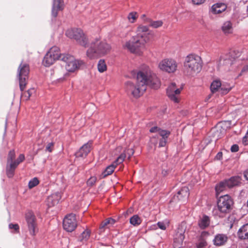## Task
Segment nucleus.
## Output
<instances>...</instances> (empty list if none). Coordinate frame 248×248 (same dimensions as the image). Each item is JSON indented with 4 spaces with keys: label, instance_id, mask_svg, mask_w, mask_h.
<instances>
[{
    "label": "nucleus",
    "instance_id": "obj_8",
    "mask_svg": "<svg viewBox=\"0 0 248 248\" xmlns=\"http://www.w3.org/2000/svg\"><path fill=\"white\" fill-rule=\"evenodd\" d=\"M62 61L66 63L65 68L70 72H75L84 64L82 61L76 60L73 56L68 54H66L65 56H63Z\"/></svg>",
    "mask_w": 248,
    "mask_h": 248
},
{
    "label": "nucleus",
    "instance_id": "obj_25",
    "mask_svg": "<svg viewBox=\"0 0 248 248\" xmlns=\"http://www.w3.org/2000/svg\"><path fill=\"white\" fill-rule=\"evenodd\" d=\"M241 179L239 176H233L230 179L225 180L228 188H232L233 186H237L241 183Z\"/></svg>",
    "mask_w": 248,
    "mask_h": 248
},
{
    "label": "nucleus",
    "instance_id": "obj_58",
    "mask_svg": "<svg viewBox=\"0 0 248 248\" xmlns=\"http://www.w3.org/2000/svg\"><path fill=\"white\" fill-rule=\"evenodd\" d=\"M247 14H248V5L247 6Z\"/></svg>",
    "mask_w": 248,
    "mask_h": 248
},
{
    "label": "nucleus",
    "instance_id": "obj_26",
    "mask_svg": "<svg viewBox=\"0 0 248 248\" xmlns=\"http://www.w3.org/2000/svg\"><path fill=\"white\" fill-rule=\"evenodd\" d=\"M60 198V195L59 193L52 194L47 198V202L48 205L51 207L57 204Z\"/></svg>",
    "mask_w": 248,
    "mask_h": 248
},
{
    "label": "nucleus",
    "instance_id": "obj_15",
    "mask_svg": "<svg viewBox=\"0 0 248 248\" xmlns=\"http://www.w3.org/2000/svg\"><path fill=\"white\" fill-rule=\"evenodd\" d=\"M63 226L64 229L67 232L73 231L77 226L75 215L71 214L66 216L63 220Z\"/></svg>",
    "mask_w": 248,
    "mask_h": 248
},
{
    "label": "nucleus",
    "instance_id": "obj_37",
    "mask_svg": "<svg viewBox=\"0 0 248 248\" xmlns=\"http://www.w3.org/2000/svg\"><path fill=\"white\" fill-rule=\"evenodd\" d=\"M207 242L205 239L200 238L198 243L197 244V248H206Z\"/></svg>",
    "mask_w": 248,
    "mask_h": 248
},
{
    "label": "nucleus",
    "instance_id": "obj_52",
    "mask_svg": "<svg viewBox=\"0 0 248 248\" xmlns=\"http://www.w3.org/2000/svg\"><path fill=\"white\" fill-rule=\"evenodd\" d=\"M209 235V233L208 232L203 231L202 232L200 238H202V239H205V238L206 237H207Z\"/></svg>",
    "mask_w": 248,
    "mask_h": 248
},
{
    "label": "nucleus",
    "instance_id": "obj_55",
    "mask_svg": "<svg viewBox=\"0 0 248 248\" xmlns=\"http://www.w3.org/2000/svg\"><path fill=\"white\" fill-rule=\"evenodd\" d=\"M222 158V152H218L216 156V158L217 159V160H220Z\"/></svg>",
    "mask_w": 248,
    "mask_h": 248
},
{
    "label": "nucleus",
    "instance_id": "obj_11",
    "mask_svg": "<svg viewBox=\"0 0 248 248\" xmlns=\"http://www.w3.org/2000/svg\"><path fill=\"white\" fill-rule=\"evenodd\" d=\"M110 51V47H89L87 55L90 59H97L107 54Z\"/></svg>",
    "mask_w": 248,
    "mask_h": 248
},
{
    "label": "nucleus",
    "instance_id": "obj_39",
    "mask_svg": "<svg viewBox=\"0 0 248 248\" xmlns=\"http://www.w3.org/2000/svg\"><path fill=\"white\" fill-rule=\"evenodd\" d=\"M170 224V222L169 221H166L164 222H158L157 223V226L162 230H165L167 228V227H169Z\"/></svg>",
    "mask_w": 248,
    "mask_h": 248
},
{
    "label": "nucleus",
    "instance_id": "obj_50",
    "mask_svg": "<svg viewBox=\"0 0 248 248\" xmlns=\"http://www.w3.org/2000/svg\"><path fill=\"white\" fill-rule=\"evenodd\" d=\"M231 90V88H224L223 87H221V93L223 94H227L230 90Z\"/></svg>",
    "mask_w": 248,
    "mask_h": 248
},
{
    "label": "nucleus",
    "instance_id": "obj_16",
    "mask_svg": "<svg viewBox=\"0 0 248 248\" xmlns=\"http://www.w3.org/2000/svg\"><path fill=\"white\" fill-rule=\"evenodd\" d=\"M125 158V155L124 154H121L115 161L106 168L102 174V177L105 178L114 172L116 167L123 162Z\"/></svg>",
    "mask_w": 248,
    "mask_h": 248
},
{
    "label": "nucleus",
    "instance_id": "obj_59",
    "mask_svg": "<svg viewBox=\"0 0 248 248\" xmlns=\"http://www.w3.org/2000/svg\"><path fill=\"white\" fill-rule=\"evenodd\" d=\"M142 17H143H143H145V16L144 15H143L142 16Z\"/></svg>",
    "mask_w": 248,
    "mask_h": 248
},
{
    "label": "nucleus",
    "instance_id": "obj_49",
    "mask_svg": "<svg viewBox=\"0 0 248 248\" xmlns=\"http://www.w3.org/2000/svg\"><path fill=\"white\" fill-rule=\"evenodd\" d=\"M205 1V0H192V2L195 5H201L203 4Z\"/></svg>",
    "mask_w": 248,
    "mask_h": 248
},
{
    "label": "nucleus",
    "instance_id": "obj_48",
    "mask_svg": "<svg viewBox=\"0 0 248 248\" xmlns=\"http://www.w3.org/2000/svg\"><path fill=\"white\" fill-rule=\"evenodd\" d=\"M53 147H54V143L50 142L46 146V150L49 152H51L53 150Z\"/></svg>",
    "mask_w": 248,
    "mask_h": 248
},
{
    "label": "nucleus",
    "instance_id": "obj_56",
    "mask_svg": "<svg viewBox=\"0 0 248 248\" xmlns=\"http://www.w3.org/2000/svg\"><path fill=\"white\" fill-rule=\"evenodd\" d=\"M151 141L155 145V146H156L157 143V141L156 140L155 138L154 137L151 138Z\"/></svg>",
    "mask_w": 248,
    "mask_h": 248
},
{
    "label": "nucleus",
    "instance_id": "obj_4",
    "mask_svg": "<svg viewBox=\"0 0 248 248\" xmlns=\"http://www.w3.org/2000/svg\"><path fill=\"white\" fill-rule=\"evenodd\" d=\"M148 31L149 28L147 26H139L137 29V35L132 37L127 43L125 46H140V45H144L149 40L147 36L151 33Z\"/></svg>",
    "mask_w": 248,
    "mask_h": 248
},
{
    "label": "nucleus",
    "instance_id": "obj_30",
    "mask_svg": "<svg viewBox=\"0 0 248 248\" xmlns=\"http://www.w3.org/2000/svg\"><path fill=\"white\" fill-rule=\"evenodd\" d=\"M227 54L235 62H236V59L240 56L241 52L236 48H233V49H231L230 52Z\"/></svg>",
    "mask_w": 248,
    "mask_h": 248
},
{
    "label": "nucleus",
    "instance_id": "obj_32",
    "mask_svg": "<svg viewBox=\"0 0 248 248\" xmlns=\"http://www.w3.org/2000/svg\"><path fill=\"white\" fill-rule=\"evenodd\" d=\"M221 87V83L219 80H214L210 86V89L212 93H214L218 91Z\"/></svg>",
    "mask_w": 248,
    "mask_h": 248
},
{
    "label": "nucleus",
    "instance_id": "obj_29",
    "mask_svg": "<svg viewBox=\"0 0 248 248\" xmlns=\"http://www.w3.org/2000/svg\"><path fill=\"white\" fill-rule=\"evenodd\" d=\"M170 132L168 130L161 131L160 136L162 137V138L159 141V146L160 147L165 146L168 138L170 135Z\"/></svg>",
    "mask_w": 248,
    "mask_h": 248
},
{
    "label": "nucleus",
    "instance_id": "obj_53",
    "mask_svg": "<svg viewBox=\"0 0 248 248\" xmlns=\"http://www.w3.org/2000/svg\"><path fill=\"white\" fill-rule=\"evenodd\" d=\"M28 94L29 95V98H30L32 94L33 93H34V89L31 88L29 89L27 91Z\"/></svg>",
    "mask_w": 248,
    "mask_h": 248
},
{
    "label": "nucleus",
    "instance_id": "obj_33",
    "mask_svg": "<svg viewBox=\"0 0 248 248\" xmlns=\"http://www.w3.org/2000/svg\"><path fill=\"white\" fill-rule=\"evenodd\" d=\"M141 222L142 219L137 215H134L130 218V223L134 226H139Z\"/></svg>",
    "mask_w": 248,
    "mask_h": 248
},
{
    "label": "nucleus",
    "instance_id": "obj_27",
    "mask_svg": "<svg viewBox=\"0 0 248 248\" xmlns=\"http://www.w3.org/2000/svg\"><path fill=\"white\" fill-rule=\"evenodd\" d=\"M143 20L145 23H149V26L155 29L159 28L163 24V22L161 20H153L150 18H145Z\"/></svg>",
    "mask_w": 248,
    "mask_h": 248
},
{
    "label": "nucleus",
    "instance_id": "obj_17",
    "mask_svg": "<svg viewBox=\"0 0 248 248\" xmlns=\"http://www.w3.org/2000/svg\"><path fill=\"white\" fill-rule=\"evenodd\" d=\"M92 144L93 141L91 140L84 144L76 153V156L78 157H85L90 152Z\"/></svg>",
    "mask_w": 248,
    "mask_h": 248
},
{
    "label": "nucleus",
    "instance_id": "obj_5",
    "mask_svg": "<svg viewBox=\"0 0 248 248\" xmlns=\"http://www.w3.org/2000/svg\"><path fill=\"white\" fill-rule=\"evenodd\" d=\"M16 153L14 150L10 151L7 158L6 172L9 178H12L15 174V171L18 165L23 162L25 159V155L20 154L17 158L15 160Z\"/></svg>",
    "mask_w": 248,
    "mask_h": 248
},
{
    "label": "nucleus",
    "instance_id": "obj_7",
    "mask_svg": "<svg viewBox=\"0 0 248 248\" xmlns=\"http://www.w3.org/2000/svg\"><path fill=\"white\" fill-rule=\"evenodd\" d=\"M65 55L61 53L59 47H50L44 58L43 63L45 66L49 67L56 60L62 61L63 56Z\"/></svg>",
    "mask_w": 248,
    "mask_h": 248
},
{
    "label": "nucleus",
    "instance_id": "obj_19",
    "mask_svg": "<svg viewBox=\"0 0 248 248\" xmlns=\"http://www.w3.org/2000/svg\"><path fill=\"white\" fill-rule=\"evenodd\" d=\"M64 4L62 0H53V4L52 8V16L56 17L58 13L60 11L62 10Z\"/></svg>",
    "mask_w": 248,
    "mask_h": 248
},
{
    "label": "nucleus",
    "instance_id": "obj_20",
    "mask_svg": "<svg viewBox=\"0 0 248 248\" xmlns=\"http://www.w3.org/2000/svg\"><path fill=\"white\" fill-rule=\"evenodd\" d=\"M228 239L226 234L218 233L215 235L213 243L216 246H221L225 244Z\"/></svg>",
    "mask_w": 248,
    "mask_h": 248
},
{
    "label": "nucleus",
    "instance_id": "obj_45",
    "mask_svg": "<svg viewBox=\"0 0 248 248\" xmlns=\"http://www.w3.org/2000/svg\"><path fill=\"white\" fill-rule=\"evenodd\" d=\"M9 228L10 229H14L16 232H19V227L17 224L11 223L9 225Z\"/></svg>",
    "mask_w": 248,
    "mask_h": 248
},
{
    "label": "nucleus",
    "instance_id": "obj_47",
    "mask_svg": "<svg viewBox=\"0 0 248 248\" xmlns=\"http://www.w3.org/2000/svg\"><path fill=\"white\" fill-rule=\"evenodd\" d=\"M21 98L23 101H27L30 99L27 91L21 94Z\"/></svg>",
    "mask_w": 248,
    "mask_h": 248
},
{
    "label": "nucleus",
    "instance_id": "obj_42",
    "mask_svg": "<svg viewBox=\"0 0 248 248\" xmlns=\"http://www.w3.org/2000/svg\"><path fill=\"white\" fill-rule=\"evenodd\" d=\"M123 154H124L125 156L127 155L128 156V159L130 160L131 157L134 154V150L132 148H128L125 150Z\"/></svg>",
    "mask_w": 248,
    "mask_h": 248
},
{
    "label": "nucleus",
    "instance_id": "obj_41",
    "mask_svg": "<svg viewBox=\"0 0 248 248\" xmlns=\"http://www.w3.org/2000/svg\"><path fill=\"white\" fill-rule=\"evenodd\" d=\"M39 183V181L38 179L37 178L35 177L31 179V181H30V182H29L28 186L29 188L31 189L38 185Z\"/></svg>",
    "mask_w": 248,
    "mask_h": 248
},
{
    "label": "nucleus",
    "instance_id": "obj_22",
    "mask_svg": "<svg viewBox=\"0 0 248 248\" xmlns=\"http://www.w3.org/2000/svg\"><path fill=\"white\" fill-rule=\"evenodd\" d=\"M189 195V189L186 186L182 187L179 190L176 196L174 197V199H177L179 201H183L186 199Z\"/></svg>",
    "mask_w": 248,
    "mask_h": 248
},
{
    "label": "nucleus",
    "instance_id": "obj_18",
    "mask_svg": "<svg viewBox=\"0 0 248 248\" xmlns=\"http://www.w3.org/2000/svg\"><path fill=\"white\" fill-rule=\"evenodd\" d=\"M234 63L233 61L231 59L228 54L222 56L220 59L219 65L225 70H231V66Z\"/></svg>",
    "mask_w": 248,
    "mask_h": 248
},
{
    "label": "nucleus",
    "instance_id": "obj_31",
    "mask_svg": "<svg viewBox=\"0 0 248 248\" xmlns=\"http://www.w3.org/2000/svg\"><path fill=\"white\" fill-rule=\"evenodd\" d=\"M227 188H228V186L226 185L225 181L220 182L216 186L217 196H218L220 193L225 190Z\"/></svg>",
    "mask_w": 248,
    "mask_h": 248
},
{
    "label": "nucleus",
    "instance_id": "obj_54",
    "mask_svg": "<svg viewBox=\"0 0 248 248\" xmlns=\"http://www.w3.org/2000/svg\"><path fill=\"white\" fill-rule=\"evenodd\" d=\"M248 71V65H245L243 67V69H242L241 72L239 76H241L243 73L247 72Z\"/></svg>",
    "mask_w": 248,
    "mask_h": 248
},
{
    "label": "nucleus",
    "instance_id": "obj_36",
    "mask_svg": "<svg viewBox=\"0 0 248 248\" xmlns=\"http://www.w3.org/2000/svg\"><path fill=\"white\" fill-rule=\"evenodd\" d=\"M90 232L89 230L84 231L79 237L80 241H87L90 237Z\"/></svg>",
    "mask_w": 248,
    "mask_h": 248
},
{
    "label": "nucleus",
    "instance_id": "obj_2",
    "mask_svg": "<svg viewBox=\"0 0 248 248\" xmlns=\"http://www.w3.org/2000/svg\"><path fill=\"white\" fill-rule=\"evenodd\" d=\"M65 34L68 37L75 39L80 45H94L96 46H105L106 45L105 42H100L98 39L95 40V42L93 41L89 42L88 39L85 36L82 30L80 29H69L66 31Z\"/></svg>",
    "mask_w": 248,
    "mask_h": 248
},
{
    "label": "nucleus",
    "instance_id": "obj_60",
    "mask_svg": "<svg viewBox=\"0 0 248 248\" xmlns=\"http://www.w3.org/2000/svg\"><path fill=\"white\" fill-rule=\"evenodd\" d=\"M245 138H246V137H244V138H243V141H244V140H245Z\"/></svg>",
    "mask_w": 248,
    "mask_h": 248
},
{
    "label": "nucleus",
    "instance_id": "obj_34",
    "mask_svg": "<svg viewBox=\"0 0 248 248\" xmlns=\"http://www.w3.org/2000/svg\"><path fill=\"white\" fill-rule=\"evenodd\" d=\"M222 30L225 34L232 32V26L231 23L230 21L225 22L222 27Z\"/></svg>",
    "mask_w": 248,
    "mask_h": 248
},
{
    "label": "nucleus",
    "instance_id": "obj_38",
    "mask_svg": "<svg viewBox=\"0 0 248 248\" xmlns=\"http://www.w3.org/2000/svg\"><path fill=\"white\" fill-rule=\"evenodd\" d=\"M127 51L131 53L135 54L137 55H140L142 53L140 50V47H126Z\"/></svg>",
    "mask_w": 248,
    "mask_h": 248
},
{
    "label": "nucleus",
    "instance_id": "obj_14",
    "mask_svg": "<svg viewBox=\"0 0 248 248\" xmlns=\"http://www.w3.org/2000/svg\"><path fill=\"white\" fill-rule=\"evenodd\" d=\"M158 67L162 71L168 73H173L176 70L177 64L174 60L166 59L159 62Z\"/></svg>",
    "mask_w": 248,
    "mask_h": 248
},
{
    "label": "nucleus",
    "instance_id": "obj_13",
    "mask_svg": "<svg viewBox=\"0 0 248 248\" xmlns=\"http://www.w3.org/2000/svg\"><path fill=\"white\" fill-rule=\"evenodd\" d=\"M186 230L185 224L182 223L179 226L174 237V248H180L185 239V233Z\"/></svg>",
    "mask_w": 248,
    "mask_h": 248
},
{
    "label": "nucleus",
    "instance_id": "obj_46",
    "mask_svg": "<svg viewBox=\"0 0 248 248\" xmlns=\"http://www.w3.org/2000/svg\"><path fill=\"white\" fill-rule=\"evenodd\" d=\"M171 171V170L170 168H164L162 170V174L163 176L165 177L167 176Z\"/></svg>",
    "mask_w": 248,
    "mask_h": 248
},
{
    "label": "nucleus",
    "instance_id": "obj_9",
    "mask_svg": "<svg viewBox=\"0 0 248 248\" xmlns=\"http://www.w3.org/2000/svg\"><path fill=\"white\" fill-rule=\"evenodd\" d=\"M18 71L20 89L23 91L27 84L30 71L29 66L27 64H21L18 67Z\"/></svg>",
    "mask_w": 248,
    "mask_h": 248
},
{
    "label": "nucleus",
    "instance_id": "obj_57",
    "mask_svg": "<svg viewBox=\"0 0 248 248\" xmlns=\"http://www.w3.org/2000/svg\"><path fill=\"white\" fill-rule=\"evenodd\" d=\"M244 176L247 180H248V169L245 171Z\"/></svg>",
    "mask_w": 248,
    "mask_h": 248
},
{
    "label": "nucleus",
    "instance_id": "obj_43",
    "mask_svg": "<svg viewBox=\"0 0 248 248\" xmlns=\"http://www.w3.org/2000/svg\"><path fill=\"white\" fill-rule=\"evenodd\" d=\"M166 131V130H162L157 126H154L150 129V132L151 133H158V134L160 135L161 131Z\"/></svg>",
    "mask_w": 248,
    "mask_h": 248
},
{
    "label": "nucleus",
    "instance_id": "obj_40",
    "mask_svg": "<svg viewBox=\"0 0 248 248\" xmlns=\"http://www.w3.org/2000/svg\"><path fill=\"white\" fill-rule=\"evenodd\" d=\"M138 17L137 13L136 12H131L128 15L127 18L131 23H134Z\"/></svg>",
    "mask_w": 248,
    "mask_h": 248
},
{
    "label": "nucleus",
    "instance_id": "obj_21",
    "mask_svg": "<svg viewBox=\"0 0 248 248\" xmlns=\"http://www.w3.org/2000/svg\"><path fill=\"white\" fill-rule=\"evenodd\" d=\"M238 238L241 240L248 239V223L243 225L238 230L237 233Z\"/></svg>",
    "mask_w": 248,
    "mask_h": 248
},
{
    "label": "nucleus",
    "instance_id": "obj_35",
    "mask_svg": "<svg viewBox=\"0 0 248 248\" xmlns=\"http://www.w3.org/2000/svg\"><path fill=\"white\" fill-rule=\"evenodd\" d=\"M97 68L100 73H103L107 70V65L104 60H100L97 64Z\"/></svg>",
    "mask_w": 248,
    "mask_h": 248
},
{
    "label": "nucleus",
    "instance_id": "obj_24",
    "mask_svg": "<svg viewBox=\"0 0 248 248\" xmlns=\"http://www.w3.org/2000/svg\"><path fill=\"white\" fill-rule=\"evenodd\" d=\"M227 6L224 3H217L212 5L210 11L213 14H219L224 12Z\"/></svg>",
    "mask_w": 248,
    "mask_h": 248
},
{
    "label": "nucleus",
    "instance_id": "obj_51",
    "mask_svg": "<svg viewBox=\"0 0 248 248\" xmlns=\"http://www.w3.org/2000/svg\"><path fill=\"white\" fill-rule=\"evenodd\" d=\"M239 150V146L237 144H233L231 148V151L232 152H236Z\"/></svg>",
    "mask_w": 248,
    "mask_h": 248
},
{
    "label": "nucleus",
    "instance_id": "obj_10",
    "mask_svg": "<svg viewBox=\"0 0 248 248\" xmlns=\"http://www.w3.org/2000/svg\"><path fill=\"white\" fill-rule=\"evenodd\" d=\"M26 221L27 223L30 234L34 236L38 232L36 218L31 211H29L25 215Z\"/></svg>",
    "mask_w": 248,
    "mask_h": 248
},
{
    "label": "nucleus",
    "instance_id": "obj_3",
    "mask_svg": "<svg viewBox=\"0 0 248 248\" xmlns=\"http://www.w3.org/2000/svg\"><path fill=\"white\" fill-rule=\"evenodd\" d=\"M202 64V60L199 56L191 54L185 58L184 66L187 75L194 76L201 71Z\"/></svg>",
    "mask_w": 248,
    "mask_h": 248
},
{
    "label": "nucleus",
    "instance_id": "obj_23",
    "mask_svg": "<svg viewBox=\"0 0 248 248\" xmlns=\"http://www.w3.org/2000/svg\"><path fill=\"white\" fill-rule=\"evenodd\" d=\"M210 217L205 215H203L202 217H200L198 221V225L199 227L202 230L208 228L210 225Z\"/></svg>",
    "mask_w": 248,
    "mask_h": 248
},
{
    "label": "nucleus",
    "instance_id": "obj_6",
    "mask_svg": "<svg viewBox=\"0 0 248 248\" xmlns=\"http://www.w3.org/2000/svg\"><path fill=\"white\" fill-rule=\"evenodd\" d=\"M232 204L233 201L229 195L226 194L220 196L217 202L219 216L223 217L227 214L229 213L232 210Z\"/></svg>",
    "mask_w": 248,
    "mask_h": 248
},
{
    "label": "nucleus",
    "instance_id": "obj_1",
    "mask_svg": "<svg viewBox=\"0 0 248 248\" xmlns=\"http://www.w3.org/2000/svg\"><path fill=\"white\" fill-rule=\"evenodd\" d=\"M147 85L155 89L160 86L158 78L149 69L139 72L136 84L127 81L125 83V89L127 93H131L135 97H139L146 91Z\"/></svg>",
    "mask_w": 248,
    "mask_h": 248
},
{
    "label": "nucleus",
    "instance_id": "obj_28",
    "mask_svg": "<svg viewBox=\"0 0 248 248\" xmlns=\"http://www.w3.org/2000/svg\"><path fill=\"white\" fill-rule=\"evenodd\" d=\"M115 222V220L111 217L107 218L101 223L99 227L100 231L104 232L105 228H109V225H113Z\"/></svg>",
    "mask_w": 248,
    "mask_h": 248
},
{
    "label": "nucleus",
    "instance_id": "obj_44",
    "mask_svg": "<svg viewBox=\"0 0 248 248\" xmlns=\"http://www.w3.org/2000/svg\"><path fill=\"white\" fill-rule=\"evenodd\" d=\"M96 179L95 177H91L87 182V185L89 186H93L95 183Z\"/></svg>",
    "mask_w": 248,
    "mask_h": 248
},
{
    "label": "nucleus",
    "instance_id": "obj_12",
    "mask_svg": "<svg viewBox=\"0 0 248 248\" xmlns=\"http://www.w3.org/2000/svg\"><path fill=\"white\" fill-rule=\"evenodd\" d=\"M182 88H177L175 83H171L167 89V94L170 99L175 103L180 101V94Z\"/></svg>",
    "mask_w": 248,
    "mask_h": 248
}]
</instances>
